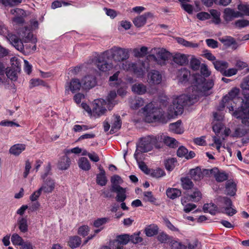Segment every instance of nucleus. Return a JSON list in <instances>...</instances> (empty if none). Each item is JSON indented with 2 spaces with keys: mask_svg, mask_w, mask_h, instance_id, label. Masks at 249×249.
Segmentation results:
<instances>
[{
  "mask_svg": "<svg viewBox=\"0 0 249 249\" xmlns=\"http://www.w3.org/2000/svg\"><path fill=\"white\" fill-rule=\"evenodd\" d=\"M244 99L240 107L232 112V115L241 120L242 124L237 126L232 132L231 137L241 138L249 134V76L242 84Z\"/></svg>",
  "mask_w": 249,
  "mask_h": 249,
  "instance_id": "f257e3e1",
  "label": "nucleus"
},
{
  "mask_svg": "<svg viewBox=\"0 0 249 249\" xmlns=\"http://www.w3.org/2000/svg\"><path fill=\"white\" fill-rule=\"evenodd\" d=\"M198 94H195L192 97L188 96L185 94H182L174 98L173 105H168V98L166 96L163 97L160 101V107L167 108V113L169 116L178 115L183 112L184 106L192 105L194 103V100H196Z\"/></svg>",
  "mask_w": 249,
  "mask_h": 249,
  "instance_id": "f03ea898",
  "label": "nucleus"
},
{
  "mask_svg": "<svg viewBox=\"0 0 249 249\" xmlns=\"http://www.w3.org/2000/svg\"><path fill=\"white\" fill-rule=\"evenodd\" d=\"M161 137L148 136L140 139L137 145V148L134 154V157L137 160L138 155L142 153H145L151 151L153 146L159 148L160 144L159 143V140Z\"/></svg>",
  "mask_w": 249,
  "mask_h": 249,
  "instance_id": "7ed1b4c3",
  "label": "nucleus"
},
{
  "mask_svg": "<svg viewBox=\"0 0 249 249\" xmlns=\"http://www.w3.org/2000/svg\"><path fill=\"white\" fill-rule=\"evenodd\" d=\"M142 110L145 121L147 123L160 121L165 114V111L161 107L158 108L156 107L155 102L146 105Z\"/></svg>",
  "mask_w": 249,
  "mask_h": 249,
  "instance_id": "20e7f679",
  "label": "nucleus"
},
{
  "mask_svg": "<svg viewBox=\"0 0 249 249\" xmlns=\"http://www.w3.org/2000/svg\"><path fill=\"white\" fill-rule=\"evenodd\" d=\"M102 58L113 60L115 62H121L129 58V51L127 49L114 46L105 51Z\"/></svg>",
  "mask_w": 249,
  "mask_h": 249,
  "instance_id": "39448f33",
  "label": "nucleus"
},
{
  "mask_svg": "<svg viewBox=\"0 0 249 249\" xmlns=\"http://www.w3.org/2000/svg\"><path fill=\"white\" fill-rule=\"evenodd\" d=\"M239 89L238 88H233L231 89L229 93L224 96L219 105L217 107V109L219 111L223 110L227 107L229 109V112L233 111L235 107L234 105L236 104L237 100H240L238 98Z\"/></svg>",
  "mask_w": 249,
  "mask_h": 249,
  "instance_id": "423d86ee",
  "label": "nucleus"
},
{
  "mask_svg": "<svg viewBox=\"0 0 249 249\" xmlns=\"http://www.w3.org/2000/svg\"><path fill=\"white\" fill-rule=\"evenodd\" d=\"M150 54L147 59L153 60L158 64L162 65L165 64L166 61L170 56V53L164 48H154L150 51Z\"/></svg>",
  "mask_w": 249,
  "mask_h": 249,
  "instance_id": "0eeeda50",
  "label": "nucleus"
},
{
  "mask_svg": "<svg viewBox=\"0 0 249 249\" xmlns=\"http://www.w3.org/2000/svg\"><path fill=\"white\" fill-rule=\"evenodd\" d=\"M195 82L193 87L192 90L196 92L204 93L206 91L211 89L213 85V79L209 80L207 82L205 79L202 77L201 75L199 74H195L194 75Z\"/></svg>",
  "mask_w": 249,
  "mask_h": 249,
  "instance_id": "6e6552de",
  "label": "nucleus"
},
{
  "mask_svg": "<svg viewBox=\"0 0 249 249\" xmlns=\"http://www.w3.org/2000/svg\"><path fill=\"white\" fill-rule=\"evenodd\" d=\"M0 35L6 36L10 43L17 50H23L24 46L22 42L16 35L9 34L8 29L2 23H0Z\"/></svg>",
  "mask_w": 249,
  "mask_h": 249,
  "instance_id": "1a4fd4ad",
  "label": "nucleus"
},
{
  "mask_svg": "<svg viewBox=\"0 0 249 249\" xmlns=\"http://www.w3.org/2000/svg\"><path fill=\"white\" fill-rule=\"evenodd\" d=\"M140 63L136 64L130 61H125L119 65L120 69L126 71H132L139 77H142L144 74L145 67L138 68Z\"/></svg>",
  "mask_w": 249,
  "mask_h": 249,
  "instance_id": "9d476101",
  "label": "nucleus"
},
{
  "mask_svg": "<svg viewBox=\"0 0 249 249\" xmlns=\"http://www.w3.org/2000/svg\"><path fill=\"white\" fill-rule=\"evenodd\" d=\"M106 102L104 99H97L94 100L92 103V115L95 117H99L103 115L106 111L105 106Z\"/></svg>",
  "mask_w": 249,
  "mask_h": 249,
  "instance_id": "9b49d317",
  "label": "nucleus"
},
{
  "mask_svg": "<svg viewBox=\"0 0 249 249\" xmlns=\"http://www.w3.org/2000/svg\"><path fill=\"white\" fill-rule=\"evenodd\" d=\"M47 176V173L41 176V178L43 179V183L39 189L43 193L49 194L51 193L54 190L56 183L55 180L50 177L46 178Z\"/></svg>",
  "mask_w": 249,
  "mask_h": 249,
  "instance_id": "f8f14e48",
  "label": "nucleus"
},
{
  "mask_svg": "<svg viewBox=\"0 0 249 249\" xmlns=\"http://www.w3.org/2000/svg\"><path fill=\"white\" fill-rule=\"evenodd\" d=\"M219 201L223 203L226 206L224 208H221L220 209V212L225 213L230 216L237 213V211L232 207V203L231 199L227 197H221Z\"/></svg>",
  "mask_w": 249,
  "mask_h": 249,
  "instance_id": "ddd939ff",
  "label": "nucleus"
},
{
  "mask_svg": "<svg viewBox=\"0 0 249 249\" xmlns=\"http://www.w3.org/2000/svg\"><path fill=\"white\" fill-rule=\"evenodd\" d=\"M130 241V236L127 234L118 236L117 240L110 243L111 249H123V246Z\"/></svg>",
  "mask_w": 249,
  "mask_h": 249,
  "instance_id": "4468645a",
  "label": "nucleus"
},
{
  "mask_svg": "<svg viewBox=\"0 0 249 249\" xmlns=\"http://www.w3.org/2000/svg\"><path fill=\"white\" fill-rule=\"evenodd\" d=\"M213 117L214 120L213 122V129L215 134H218L224 126L223 124L220 122L224 118V114L215 112L213 113Z\"/></svg>",
  "mask_w": 249,
  "mask_h": 249,
  "instance_id": "2eb2a0df",
  "label": "nucleus"
},
{
  "mask_svg": "<svg viewBox=\"0 0 249 249\" xmlns=\"http://www.w3.org/2000/svg\"><path fill=\"white\" fill-rule=\"evenodd\" d=\"M147 81L150 85H157L161 83L162 75L157 71L152 70L148 73Z\"/></svg>",
  "mask_w": 249,
  "mask_h": 249,
  "instance_id": "dca6fc26",
  "label": "nucleus"
},
{
  "mask_svg": "<svg viewBox=\"0 0 249 249\" xmlns=\"http://www.w3.org/2000/svg\"><path fill=\"white\" fill-rule=\"evenodd\" d=\"M223 14L224 18L226 21H230L234 18L243 17V14L241 13L230 8H225Z\"/></svg>",
  "mask_w": 249,
  "mask_h": 249,
  "instance_id": "f3484780",
  "label": "nucleus"
},
{
  "mask_svg": "<svg viewBox=\"0 0 249 249\" xmlns=\"http://www.w3.org/2000/svg\"><path fill=\"white\" fill-rule=\"evenodd\" d=\"M108 220L109 219L106 217L100 218L95 220L93 222V226L96 228H98V229L94 231L95 234L93 235L89 236L87 238V239L85 241L84 244H86L88 241L90 239H91L96 234L101 231V230H102L103 229L102 226L107 223Z\"/></svg>",
  "mask_w": 249,
  "mask_h": 249,
  "instance_id": "a211bd4d",
  "label": "nucleus"
},
{
  "mask_svg": "<svg viewBox=\"0 0 249 249\" xmlns=\"http://www.w3.org/2000/svg\"><path fill=\"white\" fill-rule=\"evenodd\" d=\"M153 17V14L150 12L144 13L134 18L133 22L134 25L137 27L143 26L146 23L148 18Z\"/></svg>",
  "mask_w": 249,
  "mask_h": 249,
  "instance_id": "6ab92c4d",
  "label": "nucleus"
},
{
  "mask_svg": "<svg viewBox=\"0 0 249 249\" xmlns=\"http://www.w3.org/2000/svg\"><path fill=\"white\" fill-rule=\"evenodd\" d=\"M82 86V84L78 79H73L70 82L67 83L65 86L66 91L71 90L74 93L79 90Z\"/></svg>",
  "mask_w": 249,
  "mask_h": 249,
  "instance_id": "aec40b11",
  "label": "nucleus"
},
{
  "mask_svg": "<svg viewBox=\"0 0 249 249\" xmlns=\"http://www.w3.org/2000/svg\"><path fill=\"white\" fill-rule=\"evenodd\" d=\"M157 137H161V139L159 140L160 144L161 141H163L164 144L172 148H175L178 146V142L173 138L162 135H158Z\"/></svg>",
  "mask_w": 249,
  "mask_h": 249,
  "instance_id": "412c9836",
  "label": "nucleus"
},
{
  "mask_svg": "<svg viewBox=\"0 0 249 249\" xmlns=\"http://www.w3.org/2000/svg\"><path fill=\"white\" fill-rule=\"evenodd\" d=\"M112 191L117 193L116 200L118 202H124L126 199L125 190L119 185H112Z\"/></svg>",
  "mask_w": 249,
  "mask_h": 249,
  "instance_id": "4be33fe9",
  "label": "nucleus"
},
{
  "mask_svg": "<svg viewBox=\"0 0 249 249\" xmlns=\"http://www.w3.org/2000/svg\"><path fill=\"white\" fill-rule=\"evenodd\" d=\"M82 83L83 88L85 89H90L96 85V81L95 77L91 75H88L83 78Z\"/></svg>",
  "mask_w": 249,
  "mask_h": 249,
  "instance_id": "5701e85b",
  "label": "nucleus"
},
{
  "mask_svg": "<svg viewBox=\"0 0 249 249\" xmlns=\"http://www.w3.org/2000/svg\"><path fill=\"white\" fill-rule=\"evenodd\" d=\"M117 93L115 90L110 91L105 100L106 102L107 107L109 109H110L114 105L117 104V101L116 100Z\"/></svg>",
  "mask_w": 249,
  "mask_h": 249,
  "instance_id": "b1692460",
  "label": "nucleus"
},
{
  "mask_svg": "<svg viewBox=\"0 0 249 249\" xmlns=\"http://www.w3.org/2000/svg\"><path fill=\"white\" fill-rule=\"evenodd\" d=\"M188 55L185 54L176 53L173 56V60L175 63L183 66L188 63Z\"/></svg>",
  "mask_w": 249,
  "mask_h": 249,
  "instance_id": "393cba45",
  "label": "nucleus"
},
{
  "mask_svg": "<svg viewBox=\"0 0 249 249\" xmlns=\"http://www.w3.org/2000/svg\"><path fill=\"white\" fill-rule=\"evenodd\" d=\"M177 155L179 157H184L189 160L195 157L196 154L194 151H191L188 152L187 148L184 146H180L177 150Z\"/></svg>",
  "mask_w": 249,
  "mask_h": 249,
  "instance_id": "a878e982",
  "label": "nucleus"
},
{
  "mask_svg": "<svg viewBox=\"0 0 249 249\" xmlns=\"http://www.w3.org/2000/svg\"><path fill=\"white\" fill-rule=\"evenodd\" d=\"M20 37H22L23 41L25 42H31L32 45V51L34 52L36 50V43L37 41V39L33 36V35L30 33H28V35L26 36L25 33L22 32L20 33Z\"/></svg>",
  "mask_w": 249,
  "mask_h": 249,
  "instance_id": "bb28decb",
  "label": "nucleus"
},
{
  "mask_svg": "<svg viewBox=\"0 0 249 249\" xmlns=\"http://www.w3.org/2000/svg\"><path fill=\"white\" fill-rule=\"evenodd\" d=\"M98 68L102 71H108L113 68H116L118 66V64L115 66L112 63H107V62H101L100 61V57L98 59Z\"/></svg>",
  "mask_w": 249,
  "mask_h": 249,
  "instance_id": "cd10ccee",
  "label": "nucleus"
},
{
  "mask_svg": "<svg viewBox=\"0 0 249 249\" xmlns=\"http://www.w3.org/2000/svg\"><path fill=\"white\" fill-rule=\"evenodd\" d=\"M225 188L227 195L233 196L237 190L236 183L232 180H229L226 182Z\"/></svg>",
  "mask_w": 249,
  "mask_h": 249,
  "instance_id": "c85d7f7f",
  "label": "nucleus"
},
{
  "mask_svg": "<svg viewBox=\"0 0 249 249\" xmlns=\"http://www.w3.org/2000/svg\"><path fill=\"white\" fill-rule=\"evenodd\" d=\"M10 13L15 16L13 19V21L17 23L23 22V19L21 16L24 14V11L22 9L19 8L12 9Z\"/></svg>",
  "mask_w": 249,
  "mask_h": 249,
  "instance_id": "c756f323",
  "label": "nucleus"
},
{
  "mask_svg": "<svg viewBox=\"0 0 249 249\" xmlns=\"http://www.w3.org/2000/svg\"><path fill=\"white\" fill-rule=\"evenodd\" d=\"M190 75V73L189 71L186 68H181L177 72V78L180 83L187 81Z\"/></svg>",
  "mask_w": 249,
  "mask_h": 249,
  "instance_id": "7c9ffc66",
  "label": "nucleus"
},
{
  "mask_svg": "<svg viewBox=\"0 0 249 249\" xmlns=\"http://www.w3.org/2000/svg\"><path fill=\"white\" fill-rule=\"evenodd\" d=\"M70 163V158L67 155H64L60 158L58 160L57 167L60 170H65L69 167Z\"/></svg>",
  "mask_w": 249,
  "mask_h": 249,
  "instance_id": "2f4dec72",
  "label": "nucleus"
},
{
  "mask_svg": "<svg viewBox=\"0 0 249 249\" xmlns=\"http://www.w3.org/2000/svg\"><path fill=\"white\" fill-rule=\"evenodd\" d=\"M38 22L36 19H32L30 21V24L28 27H25L24 29L21 30L19 34L20 36V33L24 32L25 33L26 36L28 35V33H32V31L38 29Z\"/></svg>",
  "mask_w": 249,
  "mask_h": 249,
  "instance_id": "473e14b6",
  "label": "nucleus"
},
{
  "mask_svg": "<svg viewBox=\"0 0 249 249\" xmlns=\"http://www.w3.org/2000/svg\"><path fill=\"white\" fill-rule=\"evenodd\" d=\"M211 173L214 175L216 180L218 182L224 181L228 178V175L225 172H219L217 168L212 169Z\"/></svg>",
  "mask_w": 249,
  "mask_h": 249,
  "instance_id": "72a5a7b5",
  "label": "nucleus"
},
{
  "mask_svg": "<svg viewBox=\"0 0 249 249\" xmlns=\"http://www.w3.org/2000/svg\"><path fill=\"white\" fill-rule=\"evenodd\" d=\"M203 209L204 212L209 213L212 215H215L220 211V209L219 210L217 207L212 203L204 204Z\"/></svg>",
  "mask_w": 249,
  "mask_h": 249,
  "instance_id": "f704fd0d",
  "label": "nucleus"
},
{
  "mask_svg": "<svg viewBox=\"0 0 249 249\" xmlns=\"http://www.w3.org/2000/svg\"><path fill=\"white\" fill-rule=\"evenodd\" d=\"M18 228L20 231L25 233L28 231V220L25 217H19L17 221Z\"/></svg>",
  "mask_w": 249,
  "mask_h": 249,
  "instance_id": "c9c22d12",
  "label": "nucleus"
},
{
  "mask_svg": "<svg viewBox=\"0 0 249 249\" xmlns=\"http://www.w3.org/2000/svg\"><path fill=\"white\" fill-rule=\"evenodd\" d=\"M131 89L136 94L142 95L146 92V87L142 83H136L132 86Z\"/></svg>",
  "mask_w": 249,
  "mask_h": 249,
  "instance_id": "e433bc0d",
  "label": "nucleus"
},
{
  "mask_svg": "<svg viewBox=\"0 0 249 249\" xmlns=\"http://www.w3.org/2000/svg\"><path fill=\"white\" fill-rule=\"evenodd\" d=\"M25 149V145L23 144H16L13 145L9 149L10 154L15 156L19 155Z\"/></svg>",
  "mask_w": 249,
  "mask_h": 249,
  "instance_id": "4c0bfd02",
  "label": "nucleus"
},
{
  "mask_svg": "<svg viewBox=\"0 0 249 249\" xmlns=\"http://www.w3.org/2000/svg\"><path fill=\"white\" fill-rule=\"evenodd\" d=\"M213 65H214L215 69L220 71L221 74L225 70L227 69L229 67L228 63L222 60H215L213 62Z\"/></svg>",
  "mask_w": 249,
  "mask_h": 249,
  "instance_id": "58836bf2",
  "label": "nucleus"
},
{
  "mask_svg": "<svg viewBox=\"0 0 249 249\" xmlns=\"http://www.w3.org/2000/svg\"><path fill=\"white\" fill-rule=\"evenodd\" d=\"M181 192L179 189L174 188H169L166 190L168 197L174 199L181 196Z\"/></svg>",
  "mask_w": 249,
  "mask_h": 249,
  "instance_id": "ea45409f",
  "label": "nucleus"
},
{
  "mask_svg": "<svg viewBox=\"0 0 249 249\" xmlns=\"http://www.w3.org/2000/svg\"><path fill=\"white\" fill-rule=\"evenodd\" d=\"M169 129L171 131L178 134H181L184 132V130L181 125V122L179 121L171 124L169 125Z\"/></svg>",
  "mask_w": 249,
  "mask_h": 249,
  "instance_id": "a19ab883",
  "label": "nucleus"
},
{
  "mask_svg": "<svg viewBox=\"0 0 249 249\" xmlns=\"http://www.w3.org/2000/svg\"><path fill=\"white\" fill-rule=\"evenodd\" d=\"M81 244V238L77 236H71L69 238L68 245L71 249L78 247Z\"/></svg>",
  "mask_w": 249,
  "mask_h": 249,
  "instance_id": "79ce46f5",
  "label": "nucleus"
},
{
  "mask_svg": "<svg viewBox=\"0 0 249 249\" xmlns=\"http://www.w3.org/2000/svg\"><path fill=\"white\" fill-rule=\"evenodd\" d=\"M159 228L156 225L151 224L145 229V233L148 237L153 236L158 233Z\"/></svg>",
  "mask_w": 249,
  "mask_h": 249,
  "instance_id": "37998d69",
  "label": "nucleus"
},
{
  "mask_svg": "<svg viewBox=\"0 0 249 249\" xmlns=\"http://www.w3.org/2000/svg\"><path fill=\"white\" fill-rule=\"evenodd\" d=\"M120 84H119L118 87H116L118 88L117 93L119 96L124 97L127 94V84L123 82L122 80H120Z\"/></svg>",
  "mask_w": 249,
  "mask_h": 249,
  "instance_id": "c03bdc74",
  "label": "nucleus"
},
{
  "mask_svg": "<svg viewBox=\"0 0 249 249\" xmlns=\"http://www.w3.org/2000/svg\"><path fill=\"white\" fill-rule=\"evenodd\" d=\"M78 164L79 168L84 171H88L90 169V164L88 159L85 157L81 158Z\"/></svg>",
  "mask_w": 249,
  "mask_h": 249,
  "instance_id": "a18cd8bd",
  "label": "nucleus"
},
{
  "mask_svg": "<svg viewBox=\"0 0 249 249\" xmlns=\"http://www.w3.org/2000/svg\"><path fill=\"white\" fill-rule=\"evenodd\" d=\"M122 122L120 116L115 115L113 116V120L111 125V130L113 132L118 130L121 127Z\"/></svg>",
  "mask_w": 249,
  "mask_h": 249,
  "instance_id": "49530a36",
  "label": "nucleus"
},
{
  "mask_svg": "<svg viewBox=\"0 0 249 249\" xmlns=\"http://www.w3.org/2000/svg\"><path fill=\"white\" fill-rule=\"evenodd\" d=\"M190 174L192 179L195 180H200L203 178L201 169L199 168L192 169L190 171Z\"/></svg>",
  "mask_w": 249,
  "mask_h": 249,
  "instance_id": "de8ad7c7",
  "label": "nucleus"
},
{
  "mask_svg": "<svg viewBox=\"0 0 249 249\" xmlns=\"http://www.w3.org/2000/svg\"><path fill=\"white\" fill-rule=\"evenodd\" d=\"M212 139L213 142L210 144V146L215 147L218 152H220V149L223 147L225 148V144H223L222 141L220 138L217 136H213Z\"/></svg>",
  "mask_w": 249,
  "mask_h": 249,
  "instance_id": "09e8293b",
  "label": "nucleus"
},
{
  "mask_svg": "<svg viewBox=\"0 0 249 249\" xmlns=\"http://www.w3.org/2000/svg\"><path fill=\"white\" fill-rule=\"evenodd\" d=\"M220 41L224 44V45L230 46L232 45V49H236L238 45L235 42L233 38L230 36H227L220 40Z\"/></svg>",
  "mask_w": 249,
  "mask_h": 249,
  "instance_id": "8fccbe9b",
  "label": "nucleus"
},
{
  "mask_svg": "<svg viewBox=\"0 0 249 249\" xmlns=\"http://www.w3.org/2000/svg\"><path fill=\"white\" fill-rule=\"evenodd\" d=\"M96 181L97 184L101 186H105L107 182V178L106 177L105 171L101 170L100 173L97 175L96 177Z\"/></svg>",
  "mask_w": 249,
  "mask_h": 249,
  "instance_id": "3c124183",
  "label": "nucleus"
},
{
  "mask_svg": "<svg viewBox=\"0 0 249 249\" xmlns=\"http://www.w3.org/2000/svg\"><path fill=\"white\" fill-rule=\"evenodd\" d=\"M148 175L154 178H160L164 176L165 173L162 169L158 168L155 169H150Z\"/></svg>",
  "mask_w": 249,
  "mask_h": 249,
  "instance_id": "603ef678",
  "label": "nucleus"
},
{
  "mask_svg": "<svg viewBox=\"0 0 249 249\" xmlns=\"http://www.w3.org/2000/svg\"><path fill=\"white\" fill-rule=\"evenodd\" d=\"M120 74V71H116L114 74L109 77V85L113 87H118L119 84H120V80H122L121 79H118V76Z\"/></svg>",
  "mask_w": 249,
  "mask_h": 249,
  "instance_id": "864d4df0",
  "label": "nucleus"
},
{
  "mask_svg": "<svg viewBox=\"0 0 249 249\" xmlns=\"http://www.w3.org/2000/svg\"><path fill=\"white\" fill-rule=\"evenodd\" d=\"M144 100L141 98L138 97L135 98L131 102V107L134 109H137L144 105Z\"/></svg>",
  "mask_w": 249,
  "mask_h": 249,
  "instance_id": "5fc2aeb1",
  "label": "nucleus"
},
{
  "mask_svg": "<svg viewBox=\"0 0 249 249\" xmlns=\"http://www.w3.org/2000/svg\"><path fill=\"white\" fill-rule=\"evenodd\" d=\"M182 187L185 190L191 189L194 186L193 182L188 178H182L181 179Z\"/></svg>",
  "mask_w": 249,
  "mask_h": 249,
  "instance_id": "6e6d98bb",
  "label": "nucleus"
},
{
  "mask_svg": "<svg viewBox=\"0 0 249 249\" xmlns=\"http://www.w3.org/2000/svg\"><path fill=\"white\" fill-rule=\"evenodd\" d=\"M11 242L15 246H21L24 243L23 239L18 233H14L12 235Z\"/></svg>",
  "mask_w": 249,
  "mask_h": 249,
  "instance_id": "4d7b16f0",
  "label": "nucleus"
},
{
  "mask_svg": "<svg viewBox=\"0 0 249 249\" xmlns=\"http://www.w3.org/2000/svg\"><path fill=\"white\" fill-rule=\"evenodd\" d=\"M143 200L145 201H148L154 203L156 200V198L153 196L152 193L150 191L143 192Z\"/></svg>",
  "mask_w": 249,
  "mask_h": 249,
  "instance_id": "13d9d810",
  "label": "nucleus"
},
{
  "mask_svg": "<svg viewBox=\"0 0 249 249\" xmlns=\"http://www.w3.org/2000/svg\"><path fill=\"white\" fill-rule=\"evenodd\" d=\"M171 247L172 249H187V246L183 242L176 240H173L171 242Z\"/></svg>",
  "mask_w": 249,
  "mask_h": 249,
  "instance_id": "bf43d9fd",
  "label": "nucleus"
},
{
  "mask_svg": "<svg viewBox=\"0 0 249 249\" xmlns=\"http://www.w3.org/2000/svg\"><path fill=\"white\" fill-rule=\"evenodd\" d=\"M176 161L173 158L168 159L165 162L166 169L169 171L173 170L176 166Z\"/></svg>",
  "mask_w": 249,
  "mask_h": 249,
  "instance_id": "052dcab7",
  "label": "nucleus"
},
{
  "mask_svg": "<svg viewBox=\"0 0 249 249\" xmlns=\"http://www.w3.org/2000/svg\"><path fill=\"white\" fill-rule=\"evenodd\" d=\"M210 12L213 18V22L216 24H219L221 21L220 18V13L214 9L211 10Z\"/></svg>",
  "mask_w": 249,
  "mask_h": 249,
  "instance_id": "680f3d73",
  "label": "nucleus"
},
{
  "mask_svg": "<svg viewBox=\"0 0 249 249\" xmlns=\"http://www.w3.org/2000/svg\"><path fill=\"white\" fill-rule=\"evenodd\" d=\"M92 127L87 125H79L75 124L72 128V130L75 132H79L84 131H86L89 129H91Z\"/></svg>",
  "mask_w": 249,
  "mask_h": 249,
  "instance_id": "e2e57ef3",
  "label": "nucleus"
},
{
  "mask_svg": "<svg viewBox=\"0 0 249 249\" xmlns=\"http://www.w3.org/2000/svg\"><path fill=\"white\" fill-rule=\"evenodd\" d=\"M237 8L239 12L243 14V16H249V5L245 4H240L238 5Z\"/></svg>",
  "mask_w": 249,
  "mask_h": 249,
  "instance_id": "0e129e2a",
  "label": "nucleus"
},
{
  "mask_svg": "<svg viewBox=\"0 0 249 249\" xmlns=\"http://www.w3.org/2000/svg\"><path fill=\"white\" fill-rule=\"evenodd\" d=\"M148 48L143 46L139 49H135L134 50L135 54L137 57H142L147 54L148 52Z\"/></svg>",
  "mask_w": 249,
  "mask_h": 249,
  "instance_id": "69168bd1",
  "label": "nucleus"
},
{
  "mask_svg": "<svg viewBox=\"0 0 249 249\" xmlns=\"http://www.w3.org/2000/svg\"><path fill=\"white\" fill-rule=\"evenodd\" d=\"M237 72V69L234 68L225 69L222 74L225 76L231 77L235 75Z\"/></svg>",
  "mask_w": 249,
  "mask_h": 249,
  "instance_id": "338daca9",
  "label": "nucleus"
},
{
  "mask_svg": "<svg viewBox=\"0 0 249 249\" xmlns=\"http://www.w3.org/2000/svg\"><path fill=\"white\" fill-rule=\"evenodd\" d=\"M200 61L195 57H192L190 61V66L194 70H196L200 67Z\"/></svg>",
  "mask_w": 249,
  "mask_h": 249,
  "instance_id": "774afa93",
  "label": "nucleus"
}]
</instances>
